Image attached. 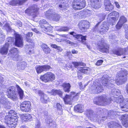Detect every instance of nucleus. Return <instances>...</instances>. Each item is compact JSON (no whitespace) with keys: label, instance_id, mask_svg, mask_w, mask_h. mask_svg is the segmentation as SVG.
I'll list each match as a JSON object with an SVG mask.
<instances>
[{"label":"nucleus","instance_id":"nucleus-1","mask_svg":"<svg viewBox=\"0 0 128 128\" xmlns=\"http://www.w3.org/2000/svg\"><path fill=\"white\" fill-rule=\"evenodd\" d=\"M45 16L50 20L53 21H58L59 20L60 16L57 14L55 9L54 8H51L44 12Z\"/></svg>","mask_w":128,"mask_h":128},{"label":"nucleus","instance_id":"nucleus-2","mask_svg":"<svg viewBox=\"0 0 128 128\" xmlns=\"http://www.w3.org/2000/svg\"><path fill=\"white\" fill-rule=\"evenodd\" d=\"M32 32H29L26 35V41L28 43L27 44L26 47V49L27 50L26 52L27 53L30 54H31L34 52V43L32 40L29 38L30 37L32 36Z\"/></svg>","mask_w":128,"mask_h":128},{"label":"nucleus","instance_id":"nucleus-3","mask_svg":"<svg viewBox=\"0 0 128 128\" xmlns=\"http://www.w3.org/2000/svg\"><path fill=\"white\" fill-rule=\"evenodd\" d=\"M111 98L107 99L106 96L104 95L95 97L94 100V103L95 104L101 106L110 104L111 102Z\"/></svg>","mask_w":128,"mask_h":128},{"label":"nucleus","instance_id":"nucleus-4","mask_svg":"<svg viewBox=\"0 0 128 128\" xmlns=\"http://www.w3.org/2000/svg\"><path fill=\"white\" fill-rule=\"evenodd\" d=\"M103 90L102 85L98 82H94L90 85L88 89L89 91L92 94L99 93Z\"/></svg>","mask_w":128,"mask_h":128},{"label":"nucleus","instance_id":"nucleus-5","mask_svg":"<svg viewBox=\"0 0 128 128\" xmlns=\"http://www.w3.org/2000/svg\"><path fill=\"white\" fill-rule=\"evenodd\" d=\"M128 74L126 70H121L117 74L118 76L117 80L114 81L118 85L124 83L127 80L126 76Z\"/></svg>","mask_w":128,"mask_h":128},{"label":"nucleus","instance_id":"nucleus-6","mask_svg":"<svg viewBox=\"0 0 128 128\" xmlns=\"http://www.w3.org/2000/svg\"><path fill=\"white\" fill-rule=\"evenodd\" d=\"M78 98V94H76L75 92H72L70 96L66 95L63 99L65 104L71 105L72 104L73 100H76Z\"/></svg>","mask_w":128,"mask_h":128},{"label":"nucleus","instance_id":"nucleus-7","mask_svg":"<svg viewBox=\"0 0 128 128\" xmlns=\"http://www.w3.org/2000/svg\"><path fill=\"white\" fill-rule=\"evenodd\" d=\"M114 94H115L113 98H112V101L114 102H116L117 103L120 104L123 102L124 99L122 96H118L120 94V90L117 89H112V92ZM113 93V92H112Z\"/></svg>","mask_w":128,"mask_h":128},{"label":"nucleus","instance_id":"nucleus-8","mask_svg":"<svg viewBox=\"0 0 128 128\" xmlns=\"http://www.w3.org/2000/svg\"><path fill=\"white\" fill-rule=\"evenodd\" d=\"M85 0H74L72 3L73 8L75 10L81 9L86 6Z\"/></svg>","mask_w":128,"mask_h":128},{"label":"nucleus","instance_id":"nucleus-9","mask_svg":"<svg viewBox=\"0 0 128 128\" xmlns=\"http://www.w3.org/2000/svg\"><path fill=\"white\" fill-rule=\"evenodd\" d=\"M40 79L42 81L45 82H52L55 79L54 74L51 72H48L44 75H42Z\"/></svg>","mask_w":128,"mask_h":128},{"label":"nucleus","instance_id":"nucleus-10","mask_svg":"<svg viewBox=\"0 0 128 128\" xmlns=\"http://www.w3.org/2000/svg\"><path fill=\"white\" fill-rule=\"evenodd\" d=\"M38 10L39 8L36 5H33L26 10L25 12L28 15H32L33 17H34L36 16V13Z\"/></svg>","mask_w":128,"mask_h":128},{"label":"nucleus","instance_id":"nucleus-11","mask_svg":"<svg viewBox=\"0 0 128 128\" xmlns=\"http://www.w3.org/2000/svg\"><path fill=\"white\" fill-rule=\"evenodd\" d=\"M86 114L87 116L91 120H96L98 121L99 120L103 121L104 120L103 119L102 120L100 118V116L97 115L92 110L90 109H89L87 110Z\"/></svg>","mask_w":128,"mask_h":128},{"label":"nucleus","instance_id":"nucleus-12","mask_svg":"<svg viewBox=\"0 0 128 128\" xmlns=\"http://www.w3.org/2000/svg\"><path fill=\"white\" fill-rule=\"evenodd\" d=\"M31 103L28 101L24 102L20 104V109L22 111L28 112L31 110Z\"/></svg>","mask_w":128,"mask_h":128},{"label":"nucleus","instance_id":"nucleus-13","mask_svg":"<svg viewBox=\"0 0 128 128\" xmlns=\"http://www.w3.org/2000/svg\"><path fill=\"white\" fill-rule=\"evenodd\" d=\"M90 26V23L85 20H81L79 22L78 24L79 28L83 31L88 28Z\"/></svg>","mask_w":128,"mask_h":128},{"label":"nucleus","instance_id":"nucleus-14","mask_svg":"<svg viewBox=\"0 0 128 128\" xmlns=\"http://www.w3.org/2000/svg\"><path fill=\"white\" fill-rule=\"evenodd\" d=\"M98 44L100 52L106 53L109 52V47L104 43V40H102L99 42Z\"/></svg>","mask_w":128,"mask_h":128},{"label":"nucleus","instance_id":"nucleus-15","mask_svg":"<svg viewBox=\"0 0 128 128\" xmlns=\"http://www.w3.org/2000/svg\"><path fill=\"white\" fill-rule=\"evenodd\" d=\"M128 54V52L127 51V49L125 48H120L112 51V56L115 54L117 56L126 55Z\"/></svg>","mask_w":128,"mask_h":128},{"label":"nucleus","instance_id":"nucleus-16","mask_svg":"<svg viewBox=\"0 0 128 128\" xmlns=\"http://www.w3.org/2000/svg\"><path fill=\"white\" fill-rule=\"evenodd\" d=\"M50 66L48 65H44L42 66H36L35 69L38 74H40L44 71H47L50 68Z\"/></svg>","mask_w":128,"mask_h":128},{"label":"nucleus","instance_id":"nucleus-17","mask_svg":"<svg viewBox=\"0 0 128 128\" xmlns=\"http://www.w3.org/2000/svg\"><path fill=\"white\" fill-rule=\"evenodd\" d=\"M15 89L14 87L12 86L8 89L7 92L8 94V96L9 97L14 99L16 98L17 96Z\"/></svg>","mask_w":128,"mask_h":128},{"label":"nucleus","instance_id":"nucleus-18","mask_svg":"<svg viewBox=\"0 0 128 128\" xmlns=\"http://www.w3.org/2000/svg\"><path fill=\"white\" fill-rule=\"evenodd\" d=\"M15 35L16 45L18 47H22L23 45L22 37L18 34H15Z\"/></svg>","mask_w":128,"mask_h":128},{"label":"nucleus","instance_id":"nucleus-19","mask_svg":"<svg viewBox=\"0 0 128 128\" xmlns=\"http://www.w3.org/2000/svg\"><path fill=\"white\" fill-rule=\"evenodd\" d=\"M107 23L106 22H103L99 27L98 30L100 33L103 34H105L108 29V27L107 25Z\"/></svg>","mask_w":128,"mask_h":128},{"label":"nucleus","instance_id":"nucleus-20","mask_svg":"<svg viewBox=\"0 0 128 128\" xmlns=\"http://www.w3.org/2000/svg\"><path fill=\"white\" fill-rule=\"evenodd\" d=\"M10 116V115H7L4 118V122L8 124L10 123L11 122L18 121V120L17 117L16 116Z\"/></svg>","mask_w":128,"mask_h":128},{"label":"nucleus","instance_id":"nucleus-21","mask_svg":"<svg viewBox=\"0 0 128 128\" xmlns=\"http://www.w3.org/2000/svg\"><path fill=\"white\" fill-rule=\"evenodd\" d=\"M122 110L125 112L128 111V98L124 100L123 102L120 104Z\"/></svg>","mask_w":128,"mask_h":128},{"label":"nucleus","instance_id":"nucleus-22","mask_svg":"<svg viewBox=\"0 0 128 128\" xmlns=\"http://www.w3.org/2000/svg\"><path fill=\"white\" fill-rule=\"evenodd\" d=\"M120 119L122 120V123L124 126L128 127V115L127 114L122 115Z\"/></svg>","mask_w":128,"mask_h":128},{"label":"nucleus","instance_id":"nucleus-23","mask_svg":"<svg viewBox=\"0 0 128 128\" xmlns=\"http://www.w3.org/2000/svg\"><path fill=\"white\" fill-rule=\"evenodd\" d=\"M38 93L39 95L41 96L40 100L43 103H46L47 102V100L48 99V97L41 90H39Z\"/></svg>","mask_w":128,"mask_h":128},{"label":"nucleus","instance_id":"nucleus-24","mask_svg":"<svg viewBox=\"0 0 128 128\" xmlns=\"http://www.w3.org/2000/svg\"><path fill=\"white\" fill-rule=\"evenodd\" d=\"M28 0H12L10 2V4L12 6L17 4L22 5L25 2Z\"/></svg>","mask_w":128,"mask_h":128},{"label":"nucleus","instance_id":"nucleus-25","mask_svg":"<svg viewBox=\"0 0 128 128\" xmlns=\"http://www.w3.org/2000/svg\"><path fill=\"white\" fill-rule=\"evenodd\" d=\"M59 3H60L59 8L62 10H65L67 8L68 4L65 2V0H58Z\"/></svg>","mask_w":128,"mask_h":128},{"label":"nucleus","instance_id":"nucleus-26","mask_svg":"<svg viewBox=\"0 0 128 128\" xmlns=\"http://www.w3.org/2000/svg\"><path fill=\"white\" fill-rule=\"evenodd\" d=\"M21 118L23 122L30 121L32 119V116L28 114H22L21 116Z\"/></svg>","mask_w":128,"mask_h":128},{"label":"nucleus","instance_id":"nucleus-27","mask_svg":"<svg viewBox=\"0 0 128 128\" xmlns=\"http://www.w3.org/2000/svg\"><path fill=\"white\" fill-rule=\"evenodd\" d=\"M90 1L93 2L91 4L92 8L95 9H98L100 7L101 5L99 3V0H90Z\"/></svg>","mask_w":128,"mask_h":128},{"label":"nucleus","instance_id":"nucleus-28","mask_svg":"<svg viewBox=\"0 0 128 128\" xmlns=\"http://www.w3.org/2000/svg\"><path fill=\"white\" fill-rule=\"evenodd\" d=\"M104 2L106 6L105 9L106 10L111 11L112 10V6L110 0H104Z\"/></svg>","mask_w":128,"mask_h":128},{"label":"nucleus","instance_id":"nucleus-29","mask_svg":"<svg viewBox=\"0 0 128 128\" xmlns=\"http://www.w3.org/2000/svg\"><path fill=\"white\" fill-rule=\"evenodd\" d=\"M119 16V14L117 12L114 11L112 12V25L116 23L118 19Z\"/></svg>","mask_w":128,"mask_h":128},{"label":"nucleus","instance_id":"nucleus-30","mask_svg":"<svg viewBox=\"0 0 128 128\" xmlns=\"http://www.w3.org/2000/svg\"><path fill=\"white\" fill-rule=\"evenodd\" d=\"M79 71L82 72L86 74L90 73V68H89L80 67L78 68Z\"/></svg>","mask_w":128,"mask_h":128},{"label":"nucleus","instance_id":"nucleus-31","mask_svg":"<svg viewBox=\"0 0 128 128\" xmlns=\"http://www.w3.org/2000/svg\"><path fill=\"white\" fill-rule=\"evenodd\" d=\"M7 43H6L0 49V53L2 54H6L8 52V48L9 47L7 46Z\"/></svg>","mask_w":128,"mask_h":128},{"label":"nucleus","instance_id":"nucleus-32","mask_svg":"<svg viewBox=\"0 0 128 128\" xmlns=\"http://www.w3.org/2000/svg\"><path fill=\"white\" fill-rule=\"evenodd\" d=\"M41 46L44 53L46 54L50 53L51 50L46 44H42Z\"/></svg>","mask_w":128,"mask_h":128},{"label":"nucleus","instance_id":"nucleus-33","mask_svg":"<svg viewBox=\"0 0 128 128\" xmlns=\"http://www.w3.org/2000/svg\"><path fill=\"white\" fill-rule=\"evenodd\" d=\"M48 92L52 95H55L58 94L60 97L62 96V92L60 90H52L50 92Z\"/></svg>","mask_w":128,"mask_h":128},{"label":"nucleus","instance_id":"nucleus-34","mask_svg":"<svg viewBox=\"0 0 128 128\" xmlns=\"http://www.w3.org/2000/svg\"><path fill=\"white\" fill-rule=\"evenodd\" d=\"M83 106L82 104H78L74 107V110L78 112H82L83 111Z\"/></svg>","mask_w":128,"mask_h":128},{"label":"nucleus","instance_id":"nucleus-35","mask_svg":"<svg viewBox=\"0 0 128 128\" xmlns=\"http://www.w3.org/2000/svg\"><path fill=\"white\" fill-rule=\"evenodd\" d=\"M55 28L56 30L60 32H67L69 30L67 26L61 27L60 28L58 26H56Z\"/></svg>","mask_w":128,"mask_h":128},{"label":"nucleus","instance_id":"nucleus-36","mask_svg":"<svg viewBox=\"0 0 128 128\" xmlns=\"http://www.w3.org/2000/svg\"><path fill=\"white\" fill-rule=\"evenodd\" d=\"M62 86L64 88V90L66 92H70L71 86L69 83H64L62 84Z\"/></svg>","mask_w":128,"mask_h":128},{"label":"nucleus","instance_id":"nucleus-37","mask_svg":"<svg viewBox=\"0 0 128 128\" xmlns=\"http://www.w3.org/2000/svg\"><path fill=\"white\" fill-rule=\"evenodd\" d=\"M16 87L17 89L18 94L20 96V98L22 99L24 96V91L20 88L19 86L17 85Z\"/></svg>","mask_w":128,"mask_h":128},{"label":"nucleus","instance_id":"nucleus-38","mask_svg":"<svg viewBox=\"0 0 128 128\" xmlns=\"http://www.w3.org/2000/svg\"><path fill=\"white\" fill-rule=\"evenodd\" d=\"M48 24L47 21L44 19L41 20L39 22V26L42 28H44L45 26H47Z\"/></svg>","mask_w":128,"mask_h":128},{"label":"nucleus","instance_id":"nucleus-39","mask_svg":"<svg viewBox=\"0 0 128 128\" xmlns=\"http://www.w3.org/2000/svg\"><path fill=\"white\" fill-rule=\"evenodd\" d=\"M56 106L57 112L59 114L61 115L62 114V110L61 105L59 103H57Z\"/></svg>","mask_w":128,"mask_h":128},{"label":"nucleus","instance_id":"nucleus-40","mask_svg":"<svg viewBox=\"0 0 128 128\" xmlns=\"http://www.w3.org/2000/svg\"><path fill=\"white\" fill-rule=\"evenodd\" d=\"M70 34L72 35L74 37L76 38L78 40L80 41L82 35L76 34L74 32H70Z\"/></svg>","mask_w":128,"mask_h":128},{"label":"nucleus","instance_id":"nucleus-41","mask_svg":"<svg viewBox=\"0 0 128 128\" xmlns=\"http://www.w3.org/2000/svg\"><path fill=\"white\" fill-rule=\"evenodd\" d=\"M14 41V39L13 38L9 37L6 39V43H7V46H10Z\"/></svg>","mask_w":128,"mask_h":128},{"label":"nucleus","instance_id":"nucleus-42","mask_svg":"<svg viewBox=\"0 0 128 128\" xmlns=\"http://www.w3.org/2000/svg\"><path fill=\"white\" fill-rule=\"evenodd\" d=\"M112 128H122V126L118 123V121H112Z\"/></svg>","mask_w":128,"mask_h":128},{"label":"nucleus","instance_id":"nucleus-43","mask_svg":"<svg viewBox=\"0 0 128 128\" xmlns=\"http://www.w3.org/2000/svg\"><path fill=\"white\" fill-rule=\"evenodd\" d=\"M127 21V20L126 18L124 16H122L120 17L118 22L119 23H121L123 25Z\"/></svg>","mask_w":128,"mask_h":128},{"label":"nucleus","instance_id":"nucleus-44","mask_svg":"<svg viewBox=\"0 0 128 128\" xmlns=\"http://www.w3.org/2000/svg\"><path fill=\"white\" fill-rule=\"evenodd\" d=\"M19 66H17L18 69L21 70H24L26 66V64L24 62H23L20 63Z\"/></svg>","mask_w":128,"mask_h":128},{"label":"nucleus","instance_id":"nucleus-45","mask_svg":"<svg viewBox=\"0 0 128 128\" xmlns=\"http://www.w3.org/2000/svg\"><path fill=\"white\" fill-rule=\"evenodd\" d=\"M17 121L11 122L10 123L8 124V126L9 128H15L16 127V124Z\"/></svg>","mask_w":128,"mask_h":128},{"label":"nucleus","instance_id":"nucleus-46","mask_svg":"<svg viewBox=\"0 0 128 128\" xmlns=\"http://www.w3.org/2000/svg\"><path fill=\"white\" fill-rule=\"evenodd\" d=\"M108 82V80L106 77L105 76H104L102 78V82L104 85L106 86V84Z\"/></svg>","mask_w":128,"mask_h":128},{"label":"nucleus","instance_id":"nucleus-47","mask_svg":"<svg viewBox=\"0 0 128 128\" xmlns=\"http://www.w3.org/2000/svg\"><path fill=\"white\" fill-rule=\"evenodd\" d=\"M72 64L76 68H77L80 66H84V64L83 63L80 62H73Z\"/></svg>","mask_w":128,"mask_h":128},{"label":"nucleus","instance_id":"nucleus-48","mask_svg":"<svg viewBox=\"0 0 128 128\" xmlns=\"http://www.w3.org/2000/svg\"><path fill=\"white\" fill-rule=\"evenodd\" d=\"M3 29L6 30L8 32L12 31L13 30H12L11 28L9 26L8 23H6L3 27Z\"/></svg>","mask_w":128,"mask_h":128},{"label":"nucleus","instance_id":"nucleus-49","mask_svg":"<svg viewBox=\"0 0 128 128\" xmlns=\"http://www.w3.org/2000/svg\"><path fill=\"white\" fill-rule=\"evenodd\" d=\"M51 46L52 48L56 49L58 50V52H61L62 50L60 46H58L55 44H52Z\"/></svg>","mask_w":128,"mask_h":128},{"label":"nucleus","instance_id":"nucleus-50","mask_svg":"<svg viewBox=\"0 0 128 128\" xmlns=\"http://www.w3.org/2000/svg\"><path fill=\"white\" fill-rule=\"evenodd\" d=\"M52 27L48 24L47 26H45L44 28H42L46 32H50L52 29Z\"/></svg>","mask_w":128,"mask_h":128},{"label":"nucleus","instance_id":"nucleus-51","mask_svg":"<svg viewBox=\"0 0 128 128\" xmlns=\"http://www.w3.org/2000/svg\"><path fill=\"white\" fill-rule=\"evenodd\" d=\"M10 53L12 54V56L14 55L15 54H16L17 52V49L15 48H12L10 51Z\"/></svg>","mask_w":128,"mask_h":128},{"label":"nucleus","instance_id":"nucleus-52","mask_svg":"<svg viewBox=\"0 0 128 128\" xmlns=\"http://www.w3.org/2000/svg\"><path fill=\"white\" fill-rule=\"evenodd\" d=\"M6 101L5 100L4 101V102H5V103L3 105V106L6 109L10 108V106L9 102L8 101Z\"/></svg>","mask_w":128,"mask_h":128},{"label":"nucleus","instance_id":"nucleus-53","mask_svg":"<svg viewBox=\"0 0 128 128\" xmlns=\"http://www.w3.org/2000/svg\"><path fill=\"white\" fill-rule=\"evenodd\" d=\"M46 123L50 124L52 122L50 117L48 116H46Z\"/></svg>","mask_w":128,"mask_h":128},{"label":"nucleus","instance_id":"nucleus-54","mask_svg":"<svg viewBox=\"0 0 128 128\" xmlns=\"http://www.w3.org/2000/svg\"><path fill=\"white\" fill-rule=\"evenodd\" d=\"M5 38V36L2 31L0 29V42L3 40Z\"/></svg>","mask_w":128,"mask_h":128},{"label":"nucleus","instance_id":"nucleus-55","mask_svg":"<svg viewBox=\"0 0 128 128\" xmlns=\"http://www.w3.org/2000/svg\"><path fill=\"white\" fill-rule=\"evenodd\" d=\"M112 13H110L108 16V17L107 18L108 22L110 23L112 21Z\"/></svg>","mask_w":128,"mask_h":128},{"label":"nucleus","instance_id":"nucleus-56","mask_svg":"<svg viewBox=\"0 0 128 128\" xmlns=\"http://www.w3.org/2000/svg\"><path fill=\"white\" fill-rule=\"evenodd\" d=\"M41 123L40 120H36V128H40Z\"/></svg>","mask_w":128,"mask_h":128},{"label":"nucleus","instance_id":"nucleus-57","mask_svg":"<svg viewBox=\"0 0 128 128\" xmlns=\"http://www.w3.org/2000/svg\"><path fill=\"white\" fill-rule=\"evenodd\" d=\"M13 59L15 60H19V58L20 57V56L17 54V53L13 55L12 56Z\"/></svg>","mask_w":128,"mask_h":128},{"label":"nucleus","instance_id":"nucleus-58","mask_svg":"<svg viewBox=\"0 0 128 128\" xmlns=\"http://www.w3.org/2000/svg\"><path fill=\"white\" fill-rule=\"evenodd\" d=\"M50 124V128H54L56 126V123L54 122H52Z\"/></svg>","mask_w":128,"mask_h":128},{"label":"nucleus","instance_id":"nucleus-59","mask_svg":"<svg viewBox=\"0 0 128 128\" xmlns=\"http://www.w3.org/2000/svg\"><path fill=\"white\" fill-rule=\"evenodd\" d=\"M122 25L123 24H122L121 23H119V22H118L116 26V29L118 30L120 29L122 27Z\"/></svg>","mask_w":128,"mask_h":128},{"label":"nucleus","instance_id":"nucleus-60","mask_svg":"<svg viewBox=\"0 0 128 128\" xmlns=\"http://www.w3.org/2000/svg\"><path fill=\"white\" fill-rule=\"evenodd\" d=\"M103 62V60H98L96 62V65L98 66H100L102 64Z\"/></svg>","mask_w":128,"mask_h":128},{"label":"nucleus","instance_id":"nucleus-61","mask_svg":"<svg viewBox=\"0 0 128 128\" xmlns=\"http://www.w3.org/2000/svg\"><path fill=\"white\" fill-rule=\"evenodd\" d=\"M15 114V112L14 110H10L8 112V115H10V116L11 117V116H13L14 114Z\"/></svg>","mask_w":128,"mask_h":128},{"label":"nucleus","instance_id":"nucleus-62","mask_svg":"<svg viewBox=\"0 0 128 128\" xmlns=\"http://www.w3.org/2000/svg\"><path fill=\"white\" fill-rule=\"evenodd\" d=\"M66 56L68 57L69 58H70L72 57V55L71 54L70 51H68L67 52Z\"/></svg>","mask_w":128,"mask_h":128},{"label":"nucleus","instance_id":"nucleus-63","mask_svg":"<svg viewBox=\"0 0 128 128\" xmlns=\"http://www.w3.org/2000/svg\"><path fill=\"white\" fill-rule=\"evenodd\" d=\"M60 36L62 37L68 39V34H60Z\"/></svg>","mask_w":128,"mask_h":128},{"label":"nucleus","instance_id":"nucleus-64","mask_svg":"<svg viewBox=\"0 0 128 128\" xmlns=\"http://www.w3.org/2000/svg\"><path fill=\"white\" fill-rule=\"evenodd\" d=\"M124 28H125V32L126 33L128 32V25H126L124 26Z\"/></svg>","mask_w":128,"mask_h":128}]
</instances>
